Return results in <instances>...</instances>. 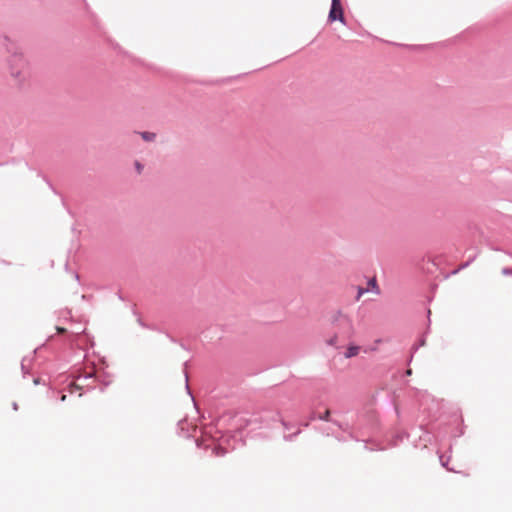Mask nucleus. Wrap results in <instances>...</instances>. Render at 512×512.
<instances>
[{"label": "nucleus", "instance_id": "nucleus-1", "mask_svg": "<svg viewBox=\"0 0 512 512\" xmlns=\"http://www.w3.org/2000/svg\"><path fill=\"white\" fill-rule=\"evenodd\" d=\"M11 75L18 81H23L27 76L28 65L25 60L20 57H14L11 61Z\"/></svg>", "mask_w": 512, "mask_h": 512}, {"label": "nucleus", "instance_id": "nucleus-2", "mask_svg": "<svg viewBox=\"0 0 512 512\" xmlns=\"http://www.w3.org/2000/svg\"><path fill=\"white\" fill-rule=\"evenodd\" d=\"M329 21L339 20L344 22V14L340 0H332L331 9L328 16Z\"/></svg>", "mask_w": 512, "mask_h": 512}, {"label": "nucleus", "instance_id": "nucleus-3", "mask_svg": "<svg viewBox=\"0 0 512 512\" xmlns=\"http://www.w3.org/2000/svg\"><path fill=\"white\" fill-rule=\"evenodd\" d=\"M333 323L335 325H337L338 327H341V326L346 327L350 333L353 330V325H352L351 319L347 315H345L341 312H338L333 316Z\"/></svg>", "mask_w": 512, "mask_h": 512}, {"label": "nucleus", "instance_id": "nucleus-4", "mask_svg": "<svg viewBox=\"0 0 512 512\" xmlns=\"http://www.w3.org/2000/svg\"><path fill=\"white\" fill-rule=\"evenodd\" d=\"M360 346L358 345H350L347 347L345 353H344V357L346 359H349V358H352V357H356L359 352H360Z\"/></svg>", "mask_w": 512, "mask_h": 512}, {"label": "nucleus", "instance_id": "nucleus-5", "mask_svg": "<svg viewBox=\"0 0 512 512\" xmlns=\"http://www.w3.org/2000/svg\"><path fill=\"white\" fill-rule=\"evenodd\" d=\"M140 135L142 139L147 142H152L156 138V134L152 132H141Z\"/></svg>", "mask_w": 512, "mask_h": 512}, {"label": "nucleus", "instance_id": "nucleus-6", "mask_svg": "<svg viewBox=\"0 0 512 512\" xmlns=\"http://www.w3.org/2000/svg\"><path fill=\"white\" fill-rule=\"evenodd\" d=\"M329 417H330V410L327 409L323 415H319L318 418L319 419H322V420H325V421H329Z\"/></svg>", "mask_w": 512, "mask_h": 512}, {"label": "nucleus", "instance_id": "nucleus-7", "mask_svg": "<svg viewBox=\"0 0 512 512\" xmlns=\"http://www.w3.org/2000/svg\"><path fill=\"white\" fill-rule=\"evenodd\" d=\"M215 454L216 456H223L225 454V450L221 447L215 448Z\"/></svg>", "mask_w": 512, "mask_h": 512}, {"label": "nucleus", "instance_id": "nucleus-8", "mask_svg": "<svg viewBox=\"0 0 512 512\" xmlns=\"http://www.w3.org/2000/svg\"><path fill=\"white\" fill-rule=\"evenodd\" d=\"M327 343L331 346H335L336 343H337V336H333L332 338H330Z\"/></svg>", "mask_w": 512, "mask_h": 512}, {"label": "nucleus", "instance_id": "nucleus-9", "mask_svg": "<svg viewBox=\"0 0 512 512\" xmlns=\"http://www.w3.org/2000/svg\"><path fill=\"white\" fill-rule=\"evenodd\" d=\"M135 167H136L137 172L140 174L143 170V165L139 162H135Z\"/></svg>", "mask_w": 512, "mask_h": 512}, {"label": "nucleus", "instance_id": "nucleus-10", "mask_svg": "<svg viewBox=\"0 0 512 512\" xmlns=\"http://www.w3.org/2000/svg\"><path fill=\"white\" fill-rule=\"evenodd\" d=\"M369 285L373 288V289H376L378 291V287H377V284H376V280L375 279H371L369 281Z\"/></svg>", "mask_w": 512, "mask_h": 512}, {"label": "nucleus", "instance_id": "nucleus-11", "mask_svg": "<svg viewBox=\"0 0 512 512\" xmlns=\"http://www.w3.org/2000/svg\"><path fill=\"white\" fill-rule=\"evenodd\" d=\"M365 292H366V290H365V289H363V288H359V290H358V296H357V299H359V298H360V297H361Z\"/></svg>", "mask_w": 512, "mask_h": 512}, {"label": "nucleus", "instance_id": "nucleus-12", "mask_svg": "<svg viewBox=\"0 0 512 512\" xmlns=\"http://www.w3.org/2000/svg\"><path fill=\"white\" fill-rule=\"evenodd\" d=\"M56 330L58 333H61V334L66 332V329L63 327H57Z\"/></svg>", "mask_w": 512, "mask_h": 512}, {"label": "nucleus", "instance_id": "nucleus-13", "mask_svg": "<svg viewBox=\"0 0 512 512\" xmlns=\"http://www.w3.org/2000/svg\"><path fill=\"white\" fill-rule=\"evenodd\" d=\"M65 399H66V396H65V395H63V396L61 397V400H62V401H64Z\"/></svg>", "mask_w": 512, "mask_h": 512}]
</instances>
